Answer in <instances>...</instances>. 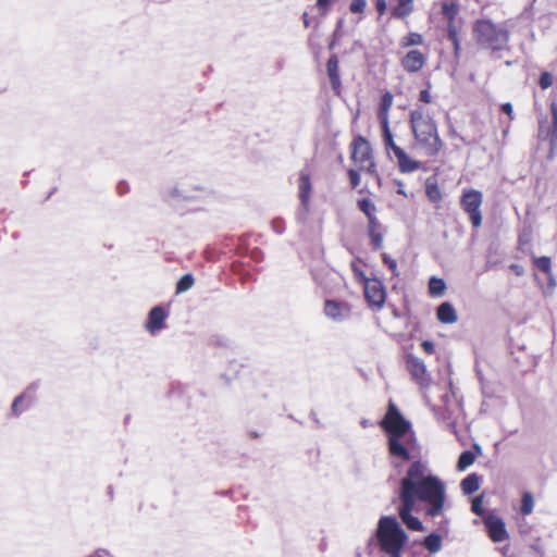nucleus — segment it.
<instances>
[{
	"label": "nucleus",
	"mask_w": 557,
	"mask_h": 557,
	"mask_svg": "<svg viewBox=\"0 0 557 557\" xmlns=\"http://www.w3.org/2000/svg\"><path fill=\"white\" fill-rule=\"evenodd\" d=\"M399 499L401 505L398 513L401 521L409 530L422 531V522L411 513L416 503L426 504L429 507L425 513L430 517L442 515L446 500L445 484L429 473L422 461L416 460L410 463L406 475L400 480Z\"/></svg>",
	"instance_id": "obj_1"
},
{
	"label": "nucleus",
	"mask_w": 557,
	"mask_h": 557,
	"mask_svg": "<svg viewBox=\"0 0 557 557\" xmlns=\"http://www.w3.org/2000/svg\"><path fill=\"white\" fill-rule=\"evenodd\" d=\"M387 437V450L392 458L409 461L418 447L416 432L393 400L388 401L387 410L379 422Z\"/></svg>",
	"instance_id": "obj_2"
},
{
	"label": "nucleus",
	"mask_w": 557,
	"mask_h": 557,
	"mask_svg": "<svg viewBox=\"0 0 557 557\" xmlns=\"http://www.w3.org/2000/svg\"><path fill=\"white\" fill-rule=\"evenodd\" d=\"M410 125L414 137V146L426 157L435 158L443 149L444 143L440 138L437 126L433 119L422 108L410 113Z\"/></svg>",
	"instance_id": "obj_3"
},
{
	"label": "nucleus",
	"mask_w": 557,
	"mask_h": 557,
	"mask_svg": "<svg viewBox=\"0 0 557 557\" xmlns=\"http://www.w3.org/2000/svg\"><path fill=\"white\" fill-rule=\"evenodd\" d=\"M376 539L384 553L392 557H399L407 536L396 518L385 516L379 521Z\"/></svg>",
	"instance_id": "obj_4"
},
{
	"label": "nucleus",
	"mask_w": 557,
	"mask_h": 557,
	"mask_svg": "<svg viewBox=\"0 0 557 557\" xmlns=\"http://www.w3.org/2000/svg\"><path fill=\"white\" fill-rule=\"evenodd\" d=\"M474 34L478 44L492 51H502L507 48L508 32L491 21H479L474 26Z\"/></svg>",
	"instance_id": "obj_5"
},
{
	"label": "nucleus",
	"mask_w": 557,
	"mask_h": 557,
	"mask_svg": "<svg viewBox=\"0 0 557 557\" xmlns=\"http://www.w3.org/2000/svg\"><path fill=\"white\" fill-rule=\"evenodd\" d=\"M382 129V141L384 149L386 151V154L388 158H394L397 160L398 170L401 173H410L419 170L421 168V163L419 161H416L411 159L407 152L399 147L394 138V135L391 131L389 124L388 125H381Z\"/></svg>",
	"instance_id": "obj_6"
},
{
	"label": "nucleus",
	"mask_w": 557,
	"mask_h": 557,
	"mask_svg": "<svg viewBox=\"0 0 557 557\" xmlns=\"http://www.w3.org/2000/svg\"><path fill=\"white\" fill-rule=\"evenodd\" d=\"M350 159L359 171L373 174L376 170L372 147L361 135L355 137L350 144Z\"/></svg>",
	"instance_id": "obj_7"
},
{
	"label": "nucleus",
	"mask_w": 557,
	"mask_h": 557,
	"mask_svg": "<svg viewBox=\"0 0 557 557\" xmlns=\"http://www.w3.org/2000/svg\"><path fill=\"white\" fill-rule=\"evenodd\" d=\"M483 203V194L473 188L462 190L460 196V207L469 216V221L473 228H480L483 222L481 206Z\"/></svg>",
	"instance_id": "obj_8"
},
{
	"label": "nucleus",
	"mask_w": 557,
	"mask_h": 557,
	"mask_svg": "<svg viewBox=\"0 0 557 557\" xmlns=\"http://www.w3.org/2000/svg\"><path fill=\"white\" fill-rule=\"evenodd\" d=\"M364 299L370 309L380 311L384 308L387 293L384 283L377 278L372 277L363 285Z\"/></svg>",
	"instance_id": "obj_9"
},
{
	"label": "nucleus",
	"mask_w": 557,
	"mask_h": 557,
	"mask_svg": "<svg viewBox=\"0 0 557 557\" xmlns=\"http://www.w3.org/2000/svg\"><path fill=\"white\" fill-rule=\"evenodd\" d=\"M406 367L412 380L423 388L431 385V375L429 374L424 362L413 355L406 357Z\"/></svg>",
	"instance_id": "obj_10"
},
{
	"label": "nucleus",
	"mask_w": 557,
	"mask_h": 557,
	"mask_svg": "<svg viewBox=\"0 0 557 557\" xmlns=\"http://www.w3.org/2000/svg\"><path fill=\"white\" fill-rule=\"evenodd\" d=\"M324 314L334 321H343L351 314V305L344 300L326 299L323 308Z\"/></svg>",
	"instance_id": "obj_11"
},
{
	"label": "nucleus",
	"mask_w": 557,
	"mask_h": 557,
	"mask_svg": "<svg viewBox=\"0 0 557 557\" xmlns=\"http://www.w3.org/2000/svg\"><path fill=\"white\" fill-rule=\"evenodd\" d=\"M367 233L373 250H380L383 246L385 230L380 220L372 219L368 221Z\"/></svg>",
	"instance_id": "obj_12"
},
{
	"label": "nucleus",
	"mask_w": 557,
	"mask_h": 557,
	"mask_svg": "<svg viewBox=\"0 0 557 557\" xmlns=\"http://www.w3.org/2000/svg\"><path fill=\"white\" fill-rule=\"evenodd\" d=\"M485 527L493 542H503L508 537L504 521L498 517H490L485 520Z\"/></svg>",
	"instance_id": "obj_13"
},
{
	"label": "nucleus",
	"mask_w": 557,
	"mask_h": 557,
	"mask_svg": "<svg viewBox=\"0 0 557 557\" xmlns=\"http://www.w3.org/2000/svg\"><path fill=\"white\" fill-rule=\"evenodd\" d=\"M299 199L304 213L307 214L310 211V196L312 191L310 174L301 172L299 176Z\"/></svg>",
	"instance_id": "obj_14"
},
{
	"label": "nucleus",
	"mask_w": 557,
	"mask_h": 557,
	"mask_svg": "<svg viewBox=\"0 0 557 557\" xmlns=\"http://www.w3.org/2000/svg\"><path fill=\"white\" fill-rule=\"evenodd\" d=\"M166 312L160 306L153 307L146 322V329L150 334H156L165 326Z\"/></svg>",
	"instance_id": "obj_15"
},
{
	"label": "nucleus",
	"mask_w": 557,
	"mask_h": 557,
	"mask_svg": "<svg viewBox=\"0 0 557 557\" xmlns=\"http://www.w3.org/2000/svg\"><path fill=\"white\" fill-rule=\"evenodd\" d=\"M550 112H552V124L545 126L542 122L540 124V137L544 140H549L550 143L557 141V102L553 101L550 103Z\"/></svg>",
	"instance_id": "obj_16"
},
{
	"label": "nucleus",
	"mask_w": 557,
	"mask_h": 557,
	"mask_svg": "<svg viewBox=\"0 0 557 557\" xmlns=\"http://www.w3.org/2000/svg\"><path fill=\"white\" fill-rule=\"evenodd\" d=\"M394 102V96L391 91H386L382 95L379 110H377V119L381 125L389 124V110Z\"/></svg>",
	"instance_id": "obj_17"
},
{
	"label": "nucleus",
	"mask_w": 557,
	"mask_h": 557,
	"mask_svg": "<svg viewBox=\"0 0 557 557\" xmlns=\"http://www.w3.org/2000/svg\"><path fill=\"white\" fill-rule=\"evenodd\" d=\"M425 196L430 202L434 203L436 207H440L443 200V193L435 176H430L426 178Z\"/></svg>",
	"instance_id": "obj_18"
},
{
	"label": "nucleus",
	"mask_w": 557,
	"mask_h": 557,
	"mask_svg": "<svg viewBox=\"0 0 557 557\" xmlns=\"http://www.w3.org/2000/svg\"><path fill=\"white\" fill-rule=\"evenodd\" d=\"M436 318L444 324H453L458 320L457 312L450 302H443L436 309Z\"/></svg>",
	"instance_id": "obj_19"
},
{
	"label": "nucleus",
	"mask_w": 557,
	"mask_h": 557,
	"mask_svg": "<svg viewBox=\"0 0 557 557\" xmlns=\"http://www.w3.org/2000/svg\"><path fill=\"white\" fill-rule=\"evenodd\" d=\"M405 70H421L424 65V57L418 50L409 51L403 59Z\"/></svg>",
	"instance_id": "obj_20"
},
{
	"label": "nucleus",
	"mask_w": 557,
	"mask_h": 557,
	"mask_svg": "<svg viewBox=\"0 0 557 557\" xmlns=\"http://www.w3.org/2000/svg\"><path fill=\"white\" fill-rule=\"evenodd\" d=\"M414 0H398V3L391 9L392 16L404 18L413 11Z\"/></svg>",
	"instance_id": "obj_21"
},
{
	"label": "nucleus",
	"mask_w": 557,
	"mask_h": 557,
	"mask_svg": "<svg viewBox=\"0 0 557 557\" xmlns=\"http://www.w3.org/2000/svg\"><path fill=\"white\" fill-rule=\"evenodd\" d=\"M460 486L463 494L471 495L480 488V476L476 473H471L461 481Z\"/></svg>",
	"instance_id": "obj_22"
},
{
	"label": "nucleus",
	"mask_w": 557,
	"mask_h": 557,
	"mask_svg": "<svg viewBox=\"0 0 557 557\" xmlns=\"http://www.w3.org/2000/svg\"><path fill=\"white\" fill-rule=\"evenodd\" d=\"M358 209L367 216L368 221L376 219V207L370 198H361L357 201Z\"/></svg>",
	"instance_id": "obj_23"
},
{
	"label": "nucleus",
	"mask_w": 557,
	"mask_h": 557,
	"mask_svg": "<svg viewBox=\"0 0 557 557\" xmlns=\"http://www.w3.org/2000/svg\"><path fill=\"white\" fill-rule=\"evenodd\" d=\"M361 260H354L350 263V269L354 274L355 280L360 283L362 286L370 281L372 277H368L364 270L361 268Z\"/></svg>",
	"instance_id": "obj_24"
},
{
	"label": "nucleus",
	"mask_w": 557,
	"mask_h": 557,
	"mask_svg": "<svg viewBox=\"0 0 557 557\" xmlns=\"http://www.w3.org/2000/svg\"><path fill=\"white\" fill-rule=\"evenodd\" d=\"M423 545L430 553H437L442 548V537L431 533L424 539Z\"/></svg>",
	"instance_id": "obj_25"
},
{
	"label": "nucleus",
	"mask_w": 557,
	"mask_h": 557,
	"mask_svg": "<svg viewBox=\"0 0 557 557\" xmlns=\"http://www.w3.org/2000/svg\"><path fill=\"white\" fill-rule=\"evenodd\" d=\"M446 289V284L443 278L431 277L429 281V293L431 296H441Z\"/></svg>",
	"instance_id": "obj_26"
},
{
	"label": "nucleus",
	"mask_w": 557,
	"mask_h": 557,
	"mask_svg": "<svg viewBox=\"0 0 557 557\" xmlns=\"http://www.w3.org/2000/svg\"><path fill=\"white\" fill-rule=\"evenodd\" d=\"M534 508V498L530 492H524L521 497V506L520 513L522 516H528L533 511Z\"/></svg>",
	"instance_id": "obj_27"
},
{
	"label": "nucleus",
	"mask_w": 557,
	"mask_h": 557,
	"mask_svg": "<svg viewBox=\"0 0 557 557\" xmlns=\"http://www.w3.org/2000/svg\"><path fill=\"white\" fill-rule=\"evenodd\" d=\"M475 460V455L471 450H465L460 454L457 462V468L460 471L466 470L470 467Z\"/></svg>",
	"instance_id": "obj_28"
},
{
	"label": "nucleus",
	"mask_w": 557,
	"mask_h": 557,
	"mask_svg": "<svg viewBox=\"0 0 557 557\" xmlns=\"http://www.w3.org/2000/svg\"><path fill=\"white\" fill-rule=\"evenodd\" d=\"M194 283L195 280L191 274L188 273L183 275L176 284V293L180 294L188 290L189 288L193 287Z\"/></svg>",
	"instance_id": "obj_29"
},
{
	"label": "nucleus",
	"mask_w": 557,
	"mask_h": 557,
	"mask_svg": "<svg viewBox=\"0 0 557 557\" xmlns=\"http://www.w3.org/2000/svg\"><path fill=\"white\" fill-rule=\"evenodd\" d=\"M442 13L449 21H453L458 13V5L455 2H443Z\"/></svg>",
	"instance_id": "obj_30"
},
{
	"label": "nucleus",
	"mask_w": 557,
	"mask_h": 557,
	"mask_svg": "<svg viewBox=\"0 0 557 557\" xmlns=\"http://www.w3.org/2000/svg\"><path fill=\"white\" fill-rule=\"evenodd\" d=\"M534 265L545 274H549L552 270V261L549 257L543 256L534 259Z\"/></svg>",
	"instance_id": "obj_31"
},
{
	"label": "nucleus",
	"mask_w": 557,
	"mask_h": 557,
	"mask_svg": "<svg viewBox=\"0 0 557 557\" xmlns=\"http://www.w3.org/2000/svg\"><path fill=\"white\" fill-rule=\"evenodd\" d=\"M337 0H317L315 8L321 16H325L331 11Z\"/></svg>",
	"instance_id": "obj_32"
},
{
	"label": "nucleus",
	"mask_w": 557,
	"mask_h": 557,
	"mask_svg": "<svg viewBox=\"0 0 557 557\" xmlns=\"http://www.w3.org/2000/svg\"><path fill=\"white\" fill-rule=\"evenodd\" d=\"M383 263L392 271L395 276H398L397 261L387 253L382 255Z\"/></svg>",
	"instance_id": "obj_33"
},
{
	"label": "nucleus",
	"mask_w": 557,
	"mask_h": 557,
	"mask_svg": "<svg viewBox=\"0 0 557 557\" xmlns=\"http://www.w3.org/2000/svg\"><path fill=\"white\" fill-rule=\"evenodd\" d=\"M554 83V77L550 72H542V75L539 79V85L542 89H547Z\"/></svg>",
	"instance_id": "obj_34"
},
{
	"label": "nucleus",
	"mask_w": 557,
	"mask_h": 557,
	"mask_svg": "<svg viewBox=\"0 0 557 557\" xmlns=\"http://www.w3.org/2000/svg\"><path fill=\"white\" fill-rule=\"evenodd\" d=\"M330 83L336 92V95L341 94V78L338 72H329Z\"/></svg>",
	"instance_id": "obj_35"
},
{
	"label": "nucleus",
	"mask_w": 557,
	"mask_h": 557,
	"mask_svg": "<svg viewBox=\"0 0 557 557\" xmlns=\"http://www.w3.org/2000/svg\"><path fill=\"white\" fill-rule=\"evenodd\" d=\"M367 7V0H352L349 10L352 13H362Z\"/></svg>",
	"instance_id": "obj_36"
},
{
	"label": "nucleus",
	"mask_w": 557,
	"mask_h": 557,
	"mask_svg": "<svg viewBox=\"0 0 557 557\" xmlns=\"http://www.w3.org/2000/svg\"><path fill=\"white\" fill-rule=\"evenodd\" d=\"M348 176H349V182H350V185L352 188H356L357 186H359V184H360L359 170L349 169Z\"/></svg>",
	"instance_id": "obj_37"
},
{
	"label": "nucleus",
	"mask_w": 557,
	"mask_h": 557,
	"mask_svg": "<svg viewBox=\"0 0 557 557\" xmlns=\"http://www.w3.org/2000/svg\"><path fill=\"white\" fill-rule=\"evenodd\" d=\"M422 44V36L418 33H411L406 38L407 46H417Z\"/></svg>",
	"instance_id": "obj_38"
},
{
	"label": "nucleus",
	"mask_w": 557,
	"mask_h": 557,
	"mask_svg": "<svg viewBox=\"0 0 557 557\" xmlns=\"http://www.w3.org/2000/svg\"><path fill=\"white\" fill-rule=\"evenodd\" d=\"M419 100L423 103H431L433 101V98L431 96V92H430V85L428 84V86L423 89L420 90V94H419Z\"/></svg>",
	"instance_id": "obj_39"
},
{
	"label": "nucleus",
	"mask_w": 557,
	"mask_h": 557,
	"mask_svg": "<svg viewBox=\"0 0 557 557\" xmlns=\"http://www.w3.org/2000/svg\"><path fill=\"white\" fill-rule=\"evenodd\" d=\"M23 400H24L23 395L15 397V399L12 403L13 414L18 416L23 411V408H22Z\"/></svg>",
	"instance_id": "obj_40"
},
{
	"label": "nucleus",
	"mask_w": 557,
	"mask_h": 557,
	"mask_svg": "<svg viewBox=\"0 0 557 557\" xmlns=\"http://www.w3.org/2000/svg\"><path fill=\"white\" fill-rule=\"evenodd\" d=\"M471 510L476 515H482L483 508H482V497L478 496L472 500L471 504Z\"/></svg>",
	"instance_id": "obj_41"
},
{
	"label": "nucleus",
	"mask_w": 557,
	"mask_h": 557,
	"mask_svg": "<svg viewBox=\"0 0 557 557\" xmlns=\"http://www.w3.org/2000/svg\"><path fill=\"white\" fill-rule=\"evenodd\" d=\"M394 184L396 186V193L405 198H408L409 195L406 190V186H405V183L400 180H395L394 181Z\"/></svg>",
	"instance_id": "obj_42"
},
{
	"label": "nucleus",
	"mask_w": 557,
	"mask_h": 557,
	"mask_svg": "<svg viewBox=\"0 0 557 557\" xmlns=\"http://www.w3.org/2000/svg\"><path fill=\"white\" fill-rule=\"evenodd\" d=\"M421 347L423 349V351L428 355H433L435 352V346L432 342L430 341H423L421 343Z\"/></svg>",
	"instance_id": "obj_43"
},
{
	"label": "nucleus",
	"mask_w": 557,
	"mask_h": 557,
	"mask_svg": "<svg viewBox=\"0 0 557 557\" xmlns=\"http://www.w3.org/2000/svg\"><path fill=\"white\" fill-rule=\"evenodd\" d=\"M502 111L508 115L510 121L513 120V110H512L511 103H509V102L503 103Z\"/></svg>",
	"instance_id": "obj_44"
},
{
	"label": "nucleus",
	"mask_w": 557,
	"mask_h": 557,
	"mask_svg": "<svg viewBox=\"0 0 557 557\" xmlns=\"http://www.w3.org/2000/svg\"><path fill=\"white\" fill-rule=\"evenodd\" d=\"M375 7L379 14L383 15L386 12L387 3L385 0H376Z\"/></svg>",
	"instance_id": "obj_45"
},
{
	"label": "nucleus",
	"mask_w": 557,
	"mask_h": 557,
	"mask_svg": "<svg viewBox=\"0 0 557 557\" xmlns=\"http://www.w3.org/2000/svg\"><path fill=\"white\" fill-rule=\"evenodd\" d=\"M343 23H344L343 20H339L337 22L336 29L334 30V37L335 38H339L341 37V28H342Z\"/></svg>",
	"instance_id": "obj_46"
},
{
	"label": "nucleus",
	"mask_w": 557,
	"mask_h": 557,
	"mask_svg": "<svg viewBox=\"0 0 557 557\" xmlns=\"http://www.w3.org/2000/svg\"><path fill=\"white\" fill-rule=\"evenodd\" d=\"M337 67V60L336 59H330L327 61V69L326 70H336Z\"/></svg>",
	"instance_id": "obj_47"
},
{
	"label": "nucleus",
	"mask_w": 557,
	"mask_h": 557,
	"mask_svg": "<svg viewBox=\"0 0 557 557\" xmlns=\"http://www.w3.org/2000/svg\"><path fill=\"white\" fill-rule=\"evenodd\" d=\"M302 22H304V26L306 28H308L310 26V20H309L308 13H306V12L302 14Z\"/></svg>",
	"instance_id": "obj_48"
}]
</instances>
